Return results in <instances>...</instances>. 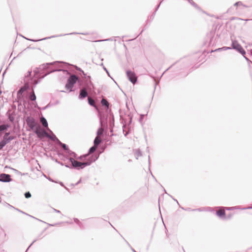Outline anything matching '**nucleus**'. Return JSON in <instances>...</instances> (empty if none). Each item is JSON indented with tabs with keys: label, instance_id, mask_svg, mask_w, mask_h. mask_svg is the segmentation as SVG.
<instances>
[{
	"label": "nucleus",
	"instance_id": "nucleus-1",
	"mask_svg": "<svg viewBox=\"0 0 252 252\" xmlns=\"http://www.w3.org/2000/svg\"><path fill=\"white\" fill-rule=\"evenodd\" d=\"M63 64L66 65H69V63L64 62L55 61L52 63H48V75L53 72L62 71L64 75H69L66 79L65 85V88L68 93L75 91L73 89L74 86L77 83L79 87H82V80L79 79L78 77L75 74L70 75V72L65 69H63Z\"/></svg>",
	"mask_w": 252,
	"mask_h": 252
},
{
	"label": "nucleus",
	"instance_id": "nucleus-2",
	"mask_svg": "<svg viewBox=\"0 0 252 252\" xmlns=\"http://www.w3.org/2000/svg\"><path fill=\"white\" fill-rule=\"evenodd\" d=\"M56 155H58L62 161H59L57 158H55L52 157L51 153L50 154L49 156L48 155V157H50L52 160H55L56 162L62 166H64L71 169H75L77 170L83 169L86 166L90 165L93 162H95L98 158V156H97L87 162H80L75 160L72 158L68 157L61 153H58L56 152Z\"/></svg>",
	"mask_w": 252,
	"mask_h": 252
},
{
	"label": "nucleus",
	"instance_id": "nucleus-3",
	"mask_svg": "<svg viewBox=\"0 0 252 252\" xmlns=\"http://www.w3.org/2000/svg\"><path fill=\"white\" fill-rule=\"evenodd\" d=\"M27 125L40 140L44 141L47 138V120L41 116L40 121L42 124L36 121L35 119L31 117L28 116L26 119Z\"/></svg>",
	"mask_w": 252,
	"mask_h": 252
},
{
	"label": "nucleus",
	"instance_id": "nucleus-4",
	"mask_svg": "<svg viewBox=\"0 0 252 252\" xmlns=\"http://www.w3.org/2000/svg\"><path fill=\"white\" fill-rule=\"evenodd\" d=\"M32 71L29 70L25 76L24 82L35 86L40 80L47 75V63H44L33 70V75L32 76Z\"/></svg>",
	"mask_w": 252,
	"mask_h": 252
},
{
	"label": "nucleus",
	"instance_id": "nucleus-5",
	"mask_svg": "<svg viewBox=\"0 0 252 252\" xmlns=\"http://www.w3.org/2000/svg\"><path fill=\"white\" fill-rule=\"evenodd\" d=\"M60 143L61 141L48 127V151L57 150L59 143Z\"/></svg>",
	"mask_w": 252,
	"mask_h": 252
},
{
	"label": "nucleus",
	"instance_id": "nucleus-6",
	"mask_svg": "<svg viewBox=\"0 0 252 252\" xmlns=\"http://www.w3.org/2000/svg\"><path fill=\"white\" fill-rule=\"evenodd\" d=\"M52 152L54 155L56 154V152L64 154L68 157H71L72 155H76V153L70 150L67 145L62 143L61 141L60 143H59L57 150H53Z\"/></svg>",
	"mask_w": 252,
	"mask_h": 252
},
{
	"label": "nucleus",
	"instance_id": "nucleus-7",
	"mask_svg": "<svg viewBox=\"0 0 252 252\" xmlns=\"http://www.w3.org/2000/svg\"><path fill=\"white\" fill-rule=\"evenodd\" d=\"M32 85L25 83L23 86H22L17 92V97L18 98H22L24 96V93L28 90H30L32 88L34 87Z\"/></svg>",
	"mask_w": 252,
	"mask_h": 252
},
{
	"label": "nucleus",
	"instance_id": "nucleus-8",
	"mask_svg": "<svg viewBox=\"0 0 252 252\" xmlns=\"http://www.w3.org/2000/svg\"><path fill=\"white\" fill-rule=\"evenodd\" d=\"M97 156L99 157V155H92L91 156H88V154H84L78 156L77 154L76 153V155H72V156L70 158H72L74 159L75 160L76 159L79 160H86L85 162H87L89 160L93 159Z\"/></svg>",
	"mask_w": 252,
	"mask_h": 252
},
{
	"label": "nucleus",
	"instance_id": "nucleus-9",
	"mask_svg": "<svg viewBox=\"0 0 252 252\" xmlns=\"http://www.w3.org/2000/svg\"><path fill=\"white\" fill-rule=\"evenodd\" d=\"M126 77L128 80L133 84H135L137 82V77L136 74L133 71L127 69L126 71Z\"/></svg>",
	"mask_w": 252,
	"mask_h": 252
},
{
	"label": "nucleus",
	"instance_id": "nucleus-10",
	"mask_svg": "<svg viewBox=\"0 0 252 252\" xmlns=\"http://www.w3.org/2000/svg\"><path fill=\"white\" fill-rule=\"evenodd\" d=\"M98 117L99 120V125L107 128V123L108 119V115L107 114H101L100 113L98 114Z\"/></svg>",
	"mask_w": 252,
	"mask_h": 252
},
{
	"label": "nucleus",
	"instance_id": "nucleus-11",
	"mask_svg": "<svg viewBox=\"0 0 252 252\" xmlns=\"http://www.w3.org/2000/svg\"><path fill=\"white\" fill-rule=\"evenodd\" d=\"M82 87L84 86L86 89L90 92H95V86L94 83L91 81H83L82 80Z\"/></svg>",
	"mask_w": 252,
	"mask_h": 252
},
{
	"label": "nucleus",
	"instance_id": "nucleus-12",
	"mask_svg": "<svg viewBox=\"0 0 252 252\" xmlns=\"http://www.w3.org/2000/svg\"><path fill=\"white\" fill-rule=\"evenodd\" d=\"M156 14V12L154 11L151 15H150V16L148 17V18L146 21V23L145 25L144 26V29L141 31V32H140V33L138 35H137L134 38L128 39V40H126V41H132L134 39H136L137 37H138L141 34H142V33L149 26L148 25V23L149 22H151L154 19Z\"/></svg>",
	"mask_w": 252,
	"mask_h": 252
},
{
	"label": "nucleus",
	"instance_id": "nucleus-13",
	"mask_svg": "<svg viewBox=\"0 0 252 252\" xmlns=\"http://www.w3.org/2000/svg\"><path fill=\"white\" fill-rule=\"evenodd\" d=\"M12 181L11 175L6 173L0 174V182L8 183Z\"/></svg>",
	"mask_w": 252,
	"mask_h": 252
},
{
	"label": "nucleus",
	"instance_id": "nucleus-14",
	"mask_svg": "<svg viewBox=\"0 0 252 252\" xmlns=\"http://www.w3.org/2000/svg\"><path fill=\"white\" fill-rule=\"evenodd\" d=\"M231 49H234L239 52L241 49H242L243 47L236 41H232L231 43Z\"/></svg>",
	"mask_w": 252,
	"mask_h": 252
},
{
	"label": "nucleus",
	"instance_id": "nucleus-15",
	"mask_svg": "<svg viewBox=\"0 0 252 252\" xmlns=\"http://www.w3.org/2000/svg\"><path fill=\"white\" fill-rule=\"evenodd\" d=\"M88 95V93L86 89H82L79 92L78 95V99L80 100H83L85 99Z\"/></svg>",
	"mask_w": 252,
	"mask_h": 252
},
{
	"label": "nucleus",
	"instance_id": "nucleus-16",
	"mask_svg": "<svg viewBox=\"0 0 252 252\" xmlns=\"http://www.w3.org/2000/svg\"><path fill=\"white\" fill-rule=\"evenodd\" d=\"M215 214L220 219L225 220L226 219V213L224 210L216 211Z\"/></svg>",
	"mask_w": 252,
	"mask_h": 252
},
{
	"label": "nucleus",
	"instance_id": "nucleus-17",
	"mask_svg": "<svg viewBox=\"0 0 252 252\" xmlns=\"http://www.w3.org/2000/svg\"><path fill=\"white\" fill-rule=\"evenodd\" d=\"M216 29H217V28H216L214 30H212L210 32V36H211V38H210V41H209V46H211L212 45H214V43H213L212 42H213L214 36V35L215 34Z\"/></svg>",
	"mask_w": 252,
	"mask_h": 252
},
{
	"label": "nucleus",
	"instance_id": "nucleus-18",
	"mask_svg": "<svg viewBox=\"0 0 252 252\" xmlns=\"http://www.w3.org/2000/svg\"><path fill=\"white\" fill-rule=\"evenodd\" d=\"M110 116L111 118H110V131L113 132V128L114 126V118L113 114L111 115L110 114Z\"/></svg>",
	"mask_w": 252,
	"mask_h": 252
},
{
	"label": "nucleus",
	"instance_id": "nucleus-19",
	"mask_svg": "<svg viewBox=\"0 0 252 252\" xmlns=\"http://www.w3.org/2000/svg\"><path fill=\"white\" fill-rule=\"evenodd\" d=\"M231 49V48L230 47H226V46H223L221 48H217L214 50H212L210 52H219V51H225L227 50H230Z\"/></svg>",
	"mask_w": 252,
	"mask_h": 252
},
{
	"label": "nucleus",
	"instance_id": "nucleus-20",
	"mask_svg": "<svg viewBox=\"0 0 252 252\" xmlns=\"http://www.w3.org/2000/svg\"><path fill=\"white\" fill-rule=\"evenodd\" d=\"M83 34V35H87V33H78V32H71V33H70L64 34L63 35L60 34L59 35H53V36H48V39H50V38H53V37H57V36H63V35H69V34Z\"/></svg>",
	"mask_w": 252,
	"mask_h": 252
},
{
	"label": "nucleus",
	"instance_id": "nucleus-21",
	"mask_svg": "<svg viewBox=\"0 0 252 252\" xmlns=\"http://www.w3.org/2000/svg\"><path fill=\"white\" fill-rule=\"evenodd\" d=\"M10 133L9 132H6L3 136L2 139L1 140L5 145H6L7 144L9 143L10 142L7 136L9 135Z\"/></svg>",
	"mask_w": 252,
	"mask_h": 252
},
{
	"label": "nucleus",
	"instance_id": "nucleus-22",
	"mask_svg": "<svg viewBox=\"0 0 252 252\" xmlns=\"http://www.w3.org/2000/svg\"><path fill=\"white\" fill-rule=\"evenodd\" d=\"M87 99H88V104L90 106L95 108V109H97L96 105L95 104L93 98L88 97Z\"/></svg>",
	"mask_w": 252,
	"mask_h": 252
},
{
	"label": "nucleus",
	"instance_id": "nucleus-23",
	"mask_svg": "<svg viewBox=\"0 0 252 252\" xmlns=\"http://www.w3.org/2000/svg\"><path fill=\"white\" fill-rule=\"evenodd\" d=\"M101 142V140L98 136H96L94 140V146L97 147Z\"/></svg>",
	"mask_w": 252,
	"mask_h": 252
},
{
	"label": "nucleus",
	"instance_id": "nucleus-24",
	"mask_svg": "<svg viewBox=\"0 0 252 252\" xmlns=\"http://www.w3.org/2000/svg\"><path fill=\"white\" fill-rule=\"evenodd\" d=\"M20 35L22 36V37H23L24 38L26 39L27 40H30V41H31L34 42H38V41H41V40H46L47 39V37L43 38L42 39H30V38H26V37L22 36V35Z\"/></svg>",
	"mask_w": 252,
	"mask_h": 252
},
{
	"label": "nucleus",
	"instance_id": "nucleus-25",
	"mask_svg": "<svg viewBox=\"0 0 252 252\" xmlns=\"http://www.w3.org/2000/svg\"><path fill=\"white\" fill-rule=\"evenodd\" d=\"M8 126L5 124L0 125V132L2 131H5L7 130Z\"/></svg>",
	"mask_w": 252,
	"mask_h": 252
},
{
	"label": "nucleus",
	"instance_id": "nucleus-26",
	"mask_svg": "<svg viewBox=\"0 0 252 252\" xmlns=\"http://www.w3.org/2000/svg\"><path fill=\"white\" fill-rule=\"evenodd\" d=\"M101 103L103 106H106L107 107V110L109 109V104L106 99H101Z\"/></svg>",
	"mask_w": 252,
	"mask_h": 252
},
{
	"label": "nucleus",
	"instance_id": "nucleus-27",
	"mask_svg": "<svg viewBox=\"0 0 252 252\" xmlns=\"http://www.w3.org/2000/svg\"><path fill=\"white\" fill-rule=\"evenodd\" d=\"M127 117H128V120L127 121V120H126V121H125V123L126 124L130 125L132 122V117L130 114L128 115Z\"/></svg>",
	"mask_w": 252,
	"mask_h": 252
},
{
	"label": "nucleus",
	"instance_id": "nucleus-28",
	"mask_svg": "<svg viewBox=\"0 0 252 252\" xmlns=\"http://www.w3.org/2000/svg\"><path fill=\"white\" fill-rule=\"evenodd\" d=\"M96 147H95V146H94V145H93V146H92V147H91L90 148V149H89V150H88V153H87V154H88V156H89L90 154H91V153H93L95 151V149H96Z\"/></svg>",
	"mask_w": 252,
	"mask_h": 252
},
{
	"label": "nucleus",
	"instance_id": "nucleus-29",
	"mask_svg": "<svg viewBox=\"0 0 252 252\" xmlns=\"http://www.w3.org/2000/svg\"><path fill=\"white\" fill-rule=\"evenodd\" d=\"M102 126H99V127L98 128L97 131H96V136H98L99 135H100L102 134L101 131H103V129L101 128Z\"/></svg>",
	"mask_w": 252,
	"mask_h": 252
},
{
	"label": "nucleus",
	"instance_id": "nucleus-30",
	"mask_svg": "<svg viewBox=\"0 0 252 252\" xmlns=\"http://www.w3.org/2000/svg\"><path fill=\"white\" fill-rule=\"evenodd\" d=\"M83 76L85 78V80H84V81H91V76L87 75V74L85 73V72H83ZM82 80L84 81V80Z\"/></svg>",
	"mask_w": 252,
	"mask_h": 252
},
{
	"label": "nucleus",
	"instance_id": "nucleus-31",
	"mask_svg": "<svg viewBox=\"0 0 252 252\" xmlns=\"http://www.w3.org/2000/svg\"><path fill=\"white\" fill-rule=\"evenodd\" d=\"M135 156H137L136 158V159H138V158L141 157L142 156V152L140 149H137L135 152Z\"/></svg>",
	"mask_w": 252,
	"mask_h": 252
},
{
	"label": "nucleus",
	"instance_id": "nucleus-32",
	"mask_svg": "<svg viewBox=\"0 0 252 252\" xmlns=\"http://www.w3.org/2000/svg\"><path fill=\"white\" fill-rule=\"evenodd\" d=\"M36 95L34 93H32L30 96V99L32 101H35L36 100Z\"/></svg>",
	"mask_w": 252,
	"mask_h": 252
},
{
	"label": "nucleus",
	"instance_id": "nucleus-33",
	"mask_svg": "<svg viewBox=\"0 0 252 252\" xmlns=\"http://www.w3.org/2000/svg\"><path fill=\"white\" fill-rule=\"evenodd\" d=\"M24 195L26 198H29L32 196V194L30 191L26 192L24 194Z\"/></svg>",
	"mask_w": 252,
	"mask_h": 252
},
{
	"label": "nucleus",
	"instance_id": "nucleus-34",
	"mask_svg": "<svg viewBox=\"0 0 252 252\" xmlns=\"http://www.w3.org/2000/svg\"><path fill=\"white\" fill-rule=\"evenodd\" d=\"M235 19H238V20H244V19H243L242 18H238L236 17H232L230 18V21H233ZM245 20L246 21H249L250 20L249 19H245Z\"/></svg>",
	"mask_w": 252,
	"mask_h": 252
},
{
	"label": "nucleus",
	"instance_id": "nucleus-35",
	"mask_svg": "<svg viewBox=\"0 0 252 252\" xmlns=\"http://www.w3.org/2000/svg\"><path fill=\"white\" fill-rule=\"evenodd\" d=\"M103 69L106 72V73L108 75V76H109L112 79H113L114 80L113 78L110 76V73H109L108 70L104 66H103Z\"/></svg>",
	"mask_w": 252,
	"mask_h": 252
},
{
	"label": "nucleus",
	"instance_id": "nucleus-36",
	"mask_svg": "<svg viewBox=\"0 0 252 252\" xmlns=\"http://www.w3.org/2000/svg\"><path fill=\"white\" fill-rule=\"evenodd\" d=\"M239 53H240L243 57L246 56V53L243 48L239 52Z\"/></svg>",
	"mask_w": 252,
	"mask_h": 252
},
{
	"label": "nucleus",
	"instance_id": "nucleus-37",
	"mask_svg": "<svg viewBox=\"0 0 252 252\" xmlns=\"http://www.w3.org/2000/svg\"><path fill=\"white\" fill-rule=\"evenodd\" d=\"M160 0V2L156 6V7L155 8V11L156 12L158 10L159 7H160L161 2L163 1V0Z\"/></svg>",
	"mask_w": 252,
	"mask_h": 252
},
{
	"label": "nucleus",
	"instance_id": "nucleus-38",
	"mask_svg": "<svg viewBox=\"0 0 252 252\" xmlns=\"http://www.w3.org/2000/svg\"><path fill=\"white\" fill-rule=\"evenodd\" d=\"M196 210H199V211H200V209H191V208H186L185 209V211H195Z\"/></svg>",
	"mask_w": 252,
	"mask_h": 252
},
{
	"label": "nucleus",
	"instance_id": "nucleus-39",
	"mask_svg": "<svg viewBox=\"0 0 252 252\" xmlns=\"http://www.w3.org/2000/svg\"><path fill=\"white\" fill-rule=\"evenodd\" d=\"M242 5H243V3H242V2H241V1H237V2H236L234 4V6H238Z\"/></svg>",
	"mask_w": 252,
	"mask_h": 252
},
{
	"label": "nucleus",
	"instance_id": "nucleus-40",
	"mask_svg": "<svg viewBox=\"0 0 252 252\" xmlns=\"http://www.w3.org/2000/svg\"><path fill=\"white\" fill-rule=\"evenodd\" d=\"M92 92L96 95H99L101 93V90L99 89H98L96 90V91H95V92Z\"/></svg>",
	"mask_w": 252,
	"mask_h": 252
},
{
	"label": "nucleus",
	"instance_id": "nucleus-41",
	"mask_svg": "<svg viewBox=\"0 0 252 252\" xmlns=\"http://www.w3.org/2000/svg\"><path fill=\"white\" fill-rule=\"evenodd\" d=\"M59 183L60 184V185L62 186V187H63L64 188V189L67 190L68 191H69L68 188H67L66 187H65L64 185V184L63 183V182H59Z\"/></svg>",
	"mask_w": 252,
	"mask_h": 252
},
{
	"label": "nucleus",
	"instance_id": "nucleus-42",
	"mask_svg": "<svg viewBox=\"0 0 252 252\" xmlns=\"http://www.w3.org/2000/svg\"><path fill=\"white\" fill-rule=\"evenodd\" d=\"M233 216L232 213L228 214L227 216L226 215V219L225 220H229Z\"/></svg>",
	"mask_w": 252,
	"mask_h": 252
},
{
	"label": "nucleus",
	"instance_id": "nucleus-43",
	"mask_svg": "<svg viewBox=\"0 0 252 252\" xmlns=\"http://www.w3.org/2000/svg\"><path fill=\"white\" fill-rule=\"evenodd\" d=\"M5 146V145L4 144V143L3 142V141L2 140H1L0 141V150H1Z\"/></svg>",
	"mask_w": 252,
	"mask_h": 252
},
{
	"label": "nucleus",
	"instance_id": "nucleus-44",
	"mask_svg": "<svg viewBox=\"0 0 252 252\" xmlns=\"http://www.w3.org/2000/svg\"><path fill=\"white\" fill-rule=\"evenodd\" d=\"M244 57L245 58L246 60L247 61V62L249 65H250V63L252 64V62L248 57H247L246 56H245Z\"/></svg>",
	"mask_w": 252,
	"mask_h": 252
},
{
	"label": "nucleus",
	"instance_id": "nucleus-45",
	"mask_svg": "<svg viewBox=\"0 0 252 252\" xmlns=\"http://www.w3.org/2000/svg\"><path fill=\"white\" fill-rule=\"evenodd\" d=\"M16 210H17L18 211H19V212H20L22 213V214H24L27 215H28V216H29L30 217H32V218H35L34 217H32V216H31V215H28V214H27V213H26L24 212H23V211H21L20 210H19V209H16Z\"/></svg>",
	"mask_w": 252,
	"mask_h": 252
},
{
	"label": "nucleus",
	"instance_id": "nucleus-46",
	"mask_svg": "<svg viewBox=\"0 0 252 252\" xmlns=\"http://www.w3.org/2000/svg\"><path fill=\"white\" fill-rule=\"evenodd\" d=\"M144 116H145V115H144V114H141V115H140V117H139V121L140 122H141L143 121V118H144Z\"/></svg>",
	"mask_w": 252,
	"mask_h": 252
},
{
	"label": "nucleus",
	"instance_id": "nucleus-47",
	"mask_svg": "<svg viewBox=\"0 0 252 252\" xmlns=\"http://www.w3.org/2000/svg\"><path fill=\"white\" fill-rule=\"evenodd\" d=\"M73 220L76 223V224H78V223H80V220H79L77 218H73Z\"/></svg>",
	"mask_w": 252,
	"mask_h": 252
},
{
	"label": "nucleus",
	"instance_id": "nucleus-48",
	"mask_svg": "<svg viewBox=\"0 0 252 252\" xmlns=\"http://www.w3.org/2000/svg\"><path fill=\"white\" fill-rule=\"evenodd\" d=\"M7 137L10 142L14 139V136H12V135H11V136L8 135V136H7Z\"/></svg>",
	"mask_w": 252,
	"mask_h": 252
},
{
	"label": "nucleus",
	"instance_id": "nucleus-49",
	"mask_svg": "<svg viewBox=\"0 0 252 252\" xmlns=\"http://www.w3.org/2000/svg\"><path fill=\"white\" fill-rule=\"evenodd\" d=\"M76 67L77 68V70L81 73H82L83 74V72H84V71L80 67L76 66Z\"/></svg>",
	"mask_w": 252,
	"mask_h": 252
},
{
	"label": "nucleus",
	"instance_id": "nucleus-50",
	"mask_svg": "<svg viewBox=\"0 0 252 252\" xmlns=\"http://www.w3.org/2000/svg\"><path fill=\"white\" fill-rule=\"evenodd\" d=\"M76 67L77 68V70L81 73H82L83 74V72H84V71L80 67L76 66Z\"/></svg>",
	"mask_w": 252,
	"mask_h": 252
},
{
	"label": "nucleus",
	"instance_id": "nucleus-51",
	"mask_svg": "<svg viewBox=\"0 0 252 252\" xmlns=\"http://www.w3.org/2000/svg\"><path fill=\"white\" fill-rule=\"evenodd\" d=\"M38 240V239H37L36 240H34L31 244L29 246V247L28 248V249L26 250V252H27L28 250L29 249V248L31 247V246L37 240Z\"/></svg>",
	"mask_w": 252,
	"mask_h": 252
},
{
	"label": "nucleus",
	"instance_id": "nucleus-52",
	"mask_svg": "<svg viewBox=\"0 0 252 252\" xmlns=\"http://www.w3.org/2000/svg\"><path fill=\"white\" fill-rule=\"evenodd\" d=\"M51 209H52L54 212H56V213H61V211H60V210H57V209H55V208H52V207H51Z\"/></svg>",
	"mask_w": 252,
	"mask_h": 252
},
{
	"label": "nucleus",
	"instance_id": "nucleus-53",
	"mask_svg": "<svg viewBox=\"0 0 252 252\" xmlns=\"http://www.w3.org/2000/svg\"><path fill=\"white\" fill-rule=\"evenodd\" d=\"M81 182H82V178H80V179L78 181V182L75 184V185L77 186V185H79L80 183H81Z\"/></svg>",
	"mask_w": 252,
	"mask_h": 252
},
{
	"label": "nucleus",
	"instance_id": "nucleus-54",
	"mask_svg": "<svg viewBox=\"0 0 252 252\" xmlns=\"http://www.w3.org/2000/svg\"><path fill=\"white\" fill-rule=\"evenodd\" d=\"M175 202H177V203L179 205V203L177 199L174 198L172 195H169Z\"/></svg>",
	"mask_w": 252,
	"mask_h": 252
},
{
	"label": "nucleus",
	"instance_id": "nucleus-55",
	"mask_svg": "<svg viewBox=\"0 0 252 252\" xmlns=\"http://www.w3.org/2000/svg\"><path fill=\"white\" fill-rule=\"evenodd\" d=\"M63 223V222H60V223H55V224H50V223H48V226H55V225H57V224H60V223Z\"/></svg>",
	"mask_w": 252,
	"mask_h": 252
},
{
	"label": "nucleus",
	"instance_id": "nucleus-56",
	"mask_svg": "<svg viewBox=\"0 0 252 252\" xmlns=\"http://www.w3.org/2000/svg\"><path fill=\"white\" fill-rule=\"evenodd\" d=\"M77 224L78 225V226L80 227V228H83V224L80 221V223H78Z\"/></svg>",
	"mask_w": 252,
	"mask_h": 252
},
{
	"label": "nucleus",
	"instance_id": "nucleus-57",
	"mask_svg": "<svg viewBox=\"0 0 252 252\" xmlns=\"http://www.w3.org/2000/svg\"><path fill=\"white\" fill-rule=\"evenodd\" d=\"M77 224L78 225V226L80 227V228H83V224L80 221V223H78Z\"/></svg>",
	"mask_w": 252,
	"mask_h": 252
},
{
	"label": "nucleus",
	"instance_id": "nucleus-58",
	"mask_svg": "<svg viewBox=\"0 0 252 252\" xmlns=\"http://www.w3.org/2000/svg\"><path fill=\"white\" fill-rule=\"evenodd\" d=\"M208 210L210 212H214L215 211L213 210V209L211 207H208Z\"/></svg>",
	"mask_w": 252,
	"mask_h": 252
},
{
	"label": "nucleus",
	"instance_id": "nucleus-59",
	"mask_svg": "<svg viewBox=\"0 0 252 252\" xmlns=\"http://www.w3.org/2000/svg\"><path fill=\"white\" fill-rule=\"evenodd\" d=\"M157 85H158V83L156 82H155V84H154V88H154V91L153 92V93H155V90H156V88Z\"/></svg>",
	"mask_w": 252,
	"mask_h": 252
},
{
	"label": "nucleus",
	"instance_id": "nucleus-60",
	"mask_svg": "<svg viewBox=\"0 0 252 252\" xmlns=\"http://www.w3.org/2000/svg\"><path fill=\"white\" fill-rule=\"evenodd\" d=\"M224 208L226 210H232L233 209L232 207H225Z\"/></svg>",
	"mask_w": 252,
	"mask_h": 252
},
{
	"label": "nucleus",
	"instance_id": "nucleus-61",
	"mask_svg": "<svg viewBox=\"0 0 252 252\" xmlns=\"http://www.w3.org/2000/svg\"><path fill=\"white\" fill-rule=\"evenodd\" d=\"M123 238L124 239V240L125 241V242L126 243V244L128 245V246L131 248V246H130V245L128 243V242L125 239V238L124 237H123Z\"/></svg>",
	"mask_w": 252,
	"mask_h": 252
},
{
	"label": "nucleus",
	"instance_id": "nucleus-62",
	"mask_svg": "<svg viewBox=\"0 0 252 252\" xmlns=\"http://www.w3.org/2000/svg\"><path fill=\"white\" fill-rule=\"evenodd\" d=\"M48 181H51V182H53V179L50 177H49V176H48Z\"/></svg>",
	"mask_w": 252,
	"mask_h": 252
},
{
	"label": "nucleus",
	"instance_id": "nucleus-63",
	"mask_svg": "<svg viewBox=\"0 0 252 252\" xmlns=\"http://www.w3.org/2000/svg\"><path fill=\"white\" fill-rule=\"evenodd\" d=\"M110 40H112V39H111V38H108V39H106L103 40V41H110Z\"/></svg>",
	"mask_w": 252,
	"mask_h": 252
},
{
	"label": "nucleus",
	"instance_id": "nucleus-64",
	"mask_svg": "<svg viewBox=\"0 0 252 252\" xmlns=\"http://www.w3.org/2000/svg\"><path fill=\"white\" fill-rule=\"evenodd\" d=\"M130 249L133 252H136V251L132 247L130 248Z\"/></svg>",
	"mask_w": 252,
	"mask_h": 252
}]
</instances>
